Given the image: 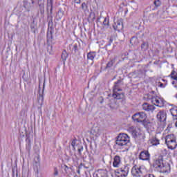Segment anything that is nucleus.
Masks as SVG:
<instances>
[{"instance_id": "1", "label": "nucleus", "mask_w": 177, "mask_h": 177, "mask_svg": "<svg viewBox=\"0 0 177 177\" xmlns=\"http://www.w3.org/2000/svg\"><path fill=\"white\" fill-rule=\"evenodd\" d=\"M153 167L157 169L159 172L165 173L168 172L171 169L169 163L162 160V156H159L153 161Z\"/></svg>"}, {"instance_id": "2", "label": "nucleus", "mask_w": 177, "mask_h": 177, "mask_svg": "<svg viewBox=\"0 0 177 177\" xmlns=\"http://www.w3.org/2000/svg\"><path fill=\"white\" fill-rule=\"evenodd\" d=\"M123 85L124 82H122V80H118L116 82H115L113 89V94L112 95L114 99H117L118 100H120V99H124V93H118L122 91Z\"/></svg>"}, {"instance_id": "3", "label": "nucleus", "mask_w": 177, "mask_h": 177, "mask_svg": "<svg viewBox=\"0 0 177 177\" xmlns=\"http://www.w3.org/2000/svg\"><path fill=\"white\" fill-rule=\"evenodd\" d=\"M145 99H147L149 102L157 107H164V104H165V100L163 98L154 95L153 93L148 94Z\"/></svg>"}, {"instance_id": "4", "label": "nucleus", "mask_w": 177, "mask_h": 177, "mask_svg": "<svg viewBox=\"0 0 177 177\" xmlns=\"http://www.w3.org/2000/svg\"><path fill=\"white\" fill-rule=\"evenodd\" d=\"M165 143L170 150H174L176 149L177 142H176V136L175 134H169L165 138Z\"/></svg>"}, {"instance_id": "5", "label": "nucleus", "mask_w": 177, "mask_h": 177, "mask_svg": "<svg viewBox=\"0 0 177 177\" xmlns=\"http://www.w3.org/2000/svg\"><path fill=\"white\" fill-rule=\"evenodd\" d=\"M129 143V136L127 133H120L119 136L117 137L116 145L119 147H122V146H126Z\"/></svg>"}, {"instance_id": "6", "label": "nucleus", "mask_w": 177, "mask_h": 177, "mask_svg": "<svg viewBox=\"0 0 177 177\" xmlns=\"http://www.w3.org/2000/svg\"><path fill=\"white\" fill-rule=\"evenodd\" d=\"M131 174L135 177H142L145 174V168L142 166L134 165L131 169Z\"/></svg>"}, {"instance_id": "7", "label": "nucleus", "mask_w": 177, "mask_h": 177, "mask_svg": "<svg viewBox=\"0 0 177 177\" xmlns=\"http://www.w3.org/2000/svg\"><path fill=\"white\" fill-rule=\"evenodd\" d=\"M146 118H147V115H146L145 112H138L132 116V120L134 122H145Z\"/></svg>"}, {"instance_id": "8", "label": "nucleus", "mask_w": 177, "mask_h": 177, "mask_svg": "<svg viewBox=\"0 0 177 177\" xmlns=\"http://www.w3.org/2000/svg\"><path fill=\"white\" fill-rule=\"evenodd\" d=\"M128 172H129V167H128L127 165H124L120 169L115 171V175L117 177H127Z\"/></svg>"}, {"instance_id": "9", "label": "nucleus", "mask_w": 177, "mask_h": 177, "mask_svg": "<svg viewBox=\"0 0 177 177\" xmlns=\"http://www.w3.org/2000/svg\"><path fill=\"white\" fill-rule=\"evenodd\" d=\"M71 146H72L73 150L75 151L77 149L79 154L81 155V151L84 150V147L77 143V139H74L72 140Z\"/></svg>"}, {"instance_id": "10", "label": "nucleus", "mask_w": 177, "mask_h": 177, "mask_svg": "<svg viewBox=\"0 0 177 177\" xmlns=\"http://www.w3.org/2000/svg\"><path fill=\"white\" fill-rule=\"evenodd\" d=\"M113 28L115 30V31H121V30L124 28L122 19H118L117 21H115L113 25Z\"/></svg>"}, {"instance_id": "11", "label": "nucleus", "mask_w": 177, "mask_h": 177, "mask_svg": "<svg viewBox=\"0 0 177 177\" xmlns=\"http://www.w3.org/2000/svg\"><path fill=\"white\" fill-rule=\"evenodd\" d=\"M139 158L142 161H149V160H150V153H149V151L145 150L141 151L139 155Z\"/></svg>"}, {"instance_id": "12", "label": "nucleus", "mask_w": 177, "mask_h": 177, "mask_svg": "<svg viewBox=\"0 0 177 177\" xmlns=\"http://www.w3.org/2000/svg\"><path fill=\"white\" fill-rule=\"evenodd\" d=\"M157 119L160 122H165V120H167V113L163 111H160L157 114Z\"/></svg>"}, {"instance_id": "13", "label": "nucleus", "mask_w": 177, "mask_h": 177, "mask_svg": "<svg viewBox=\"0 0 177 177\" xmlns=\"http://www.w3.org/2000/svg\"><path fill=\"white\" fill-rule=\"evenodd\" d=\"M127 132H129L130 133H140V128L138 127H133V126H130L127 129Z\"/></svg>"}, {"instance_id": "14", "label": "nucleus", "mask_w": 177, "mask_h": 177, "mask_svg": "<svg viewBox=\"0 0 177 177\" xmlns=\"http://www.w3.org/2000/svg\"><path fill=\"white\" fill-rule=\"evenodd\" d=\"M142 109L145 111H154V110H156V107L153 106V105H150L148 103H144L142 104Z\"/></svg>"}, {"instance_id": "15", "label": "nucleus", "mask_w": 177, "mask_h": 177, "mask_svg": "<svg viewBox=\"0 0 177 177\" xmlns=\"http://www.w3.org/2000/svg\"><path fill=\"white\" fill-rule=\"evenodd\" d=\"M47 12L50 15L53 13V0H47Z\"/></svg>"}, {"instance_id": "16", "label": "nucleus", "mask_w": 177, "mask_h": 177, "mask_svg": "<svg viewBox=\"0 0 177 177\" xmlns=\"http://www.w3.org/2000/svg\"><path fill=\"white\" fill-rule=\"evenodd\" d=\"M121 164V158L118 156H115L113 159V165L115 168H118Z\"/></svg>"}, {"instance_id": "17", "label": "nucleus", "mask_w": 177, "mask_h": 177, "mask_svg": "<svg viewBox=\"0 0 177 177\" xmlns=\"http://www.w3.org/2000/svg\"><path fill=\"white\" fill-rule=\"evenodd\" d=\"M170 113L174 120H177V106H174L170 109Z\"/></svg>"}, {"instance_id": "18", "label": "nucleus", "mask_w": 177, "mask_h": 177, "mask_svg": "<svg viewBox=\"0 0 177 177\" xmlns=\"http://www.w3.org/2000/svg\"><path fill=\"white\" fill-rule=\"evenodd\" d=\"M96 57V52H90L87 54V59L88 60H93Z\"/></svg>"}, {"instance_id": "19", "label": "nucleus", "mask_w": 177, "mask_h": 177, "mask_svg": "<svg viewBox=\"0 0 177 177\" xmlns=\"http://www.w3.org/2000/svg\"><path fill=\"white\" fill-rule=\"evenodd\" d=\"M150 142L152 144V146H157V145H160V140L156 137H153L150 140Z\"/></svg>"}, {"instance_id": "20", "label": "nucleus", "mask_w": 177, "mask_h": 177, "mask_svg": "<svg viewBox=\"0 0 177 177\" xmlns=\"http://www.w3.org/2000/svg\"><path fill=\"white\" fill-rule=\"evenodd\" d=\"M61 57L63 62H66V60H67V58L68 57V54L67 53V51H66V50L62 51Z\"/></svg>"}, {"instance_id": "21", "label": "nucleus", "mask_w": 177, "mask_h": 177, "mask_svg": "<svg viewBox=\"0 0 177 177\" xmlns=\"http://www.w3.org/2000/svg\"><path fill=\"white\" fill-rule=\"evenodd\" d=\"M24 6L25 8L28 10L31 8V3L28 1V0H24Z\"/></svg>"}, {"instance_id": "22", "label": "nucleus", "mask_w": 177, "mask_h": 177, "mask_svg": "<svg viewBox=\"0 0 177 177\" xmlns=\"http://www.w3.org/2000/svg\"><path fill=\"white\" fill-rule=\"evenodd\" d=\"M142 50L146 51L149 49V43L144 42L141 45Z\"/></svg>"}, {"instance_id": "23", "label": "nucleus", "mask_w": 177, "mask_h": 177, "mask_svg": "<svg viewBox=\"0 0 177 177\" xmlns=\"http://www.w3.org/2000/svg\"><path fill=\"white\" fill-rule=\"evenodd\" d=\"M170 77L171 78H172V80H175L176 81L177 80V73L175 71H172L171 74H170Z\"/></svg>"}, {"instance_id": "24", "label": "nucleus", "mask_w": 177, "mask_h": 177, "mask_svg": "<svg viewBox=\"0 0 177 177\" xmlns=\"http://www.w3.org/2000/svg\"><path fill=\"white\" fill-rule=\"evenodd\" d=\"M43 102H44V96L41 95V90H39V103H40V104H42Z\"/></svg>"}, {"instance_id": "25", "label": "nucleus", "mask_w": 177, "mask_h": 177, "mask_svg": "<svg viewBox=\"0 0 177 177\" xmlns=\"http://www.w3.org/2000/svg\"><path fill=\"white\" fill-rule=\"evenodd\" d=\"M153 3L157 8H158V6H161V1L160 0H155Z\"/></svg>"}, {"instance_id": "26", "label": "nucleus", "mask_w": 177, "mask_h": 177, "mask_svg": "<svg viewBox=\"0 0 177 177\" xmlns=\"http://www.w3.org/2000/svg\"><path fill=\"white\" fill-rule=\"evenodd\" d=\"M82 10H84V12L86 11V10L88 9V6H86V3H82Z\"/></svg>"}, {"instance_id": "27", "label": "nucleus", "mask_w": 177, "mask_h": 177, "mask_svg": "<svg viewBox=\"0 0 177 177\" xmlns=\"http://www.w3.org/2000/svg\"><path fill=\"white\" fill-rule=\"evenodd\" d=\"M113 64H114V61L111 60L109 62H108L106 67H109V68L112 67Z\"/></svg>"}, {"instance_id": "28", "label": "nucleus", "mask_w": 177, "mask_h": 177, "mask_svg": "<svg viewBox=\"0 0 177 177\" xmlns=\"http://www.w3.org/2000/svg\"><path fill=\"white\" fill-rule=\"evenodd\" d=\"M103 24L104 26H109V19L107 18L104 19Z\"/></svg>"}, {"instance_id": "29", "label": "nucleus", "mask_w": 177, "mask_h": 177, "mask_svg": "<svg viewBox=\"0 0 177 177\" xmlns=\"http://www.w3.org/2000/svg\"><path fill=\"white\" fill-rule=\"evenodd\" d=\"M77 49H78V44H75L73 45V50H74V52H77Z\"/></svg>"}, {"instance_id": "30", "label": "nucleus", "mask_w": 177, "mask_h": 177, "mask_svg": "<svg viewBox=\"0 0 177 177\" xmlns=\"http://www.w3.org/2000/svg\"><path fill=\"white\" fill-rule=\"evenodd\" d=\"M158 86H160V88H165V86L164 85V84L159 82L158 83Z\"/></svg>"}, {"instance_id": "31", "label": "nucleus", "mask_w": 177, "mask_h": 177, "mask_svg": "<svg viewBox=\"0 0 177 177\" xmlns=\"http://www.w3.org/2000/svg\"><path fill=\"white\" fill-rule=\"evenodd\" d=\"M54 175L55 176H57V175H59V171H57V169H55Z\"/></svg>"}, {"instance_id": "32", "label": "nucleus", "mask_w": 177, "mask_h": 177, "mask_svg": "<svg viewBox=\"0 0 177 177\" xmlns=\"http://www.w3.org/2000/svg\"><path fill=\"white\" fill-rule=\"evenodd\" d=\"M75 3H77V4L81 3V0H75Z\"/></svg>"}, {"instance_id": "33", "label": "nucleus", "mask_w": 177, "mask_h": 177, "mask_svg": "<svg viewBox=\"0 0 177 177\" xmlns=\"http://www.w3.org/2000/svg\"><path fill=\"white\" fill-rule=\"evenodd\" d=\"M30 28H31V30H35V26H34V24L30 25Z\"/></svg>"}, {"instance_id": "34", "label": "nucleus", "mask_w": 177, "mask_h": 177, "mask_svg": "<svg viewBox=\"0 0 177 177\" xmlns=\"http://www.w3.org/2000/svg\"><path fill=\"white\" fill-rule=\"evenodd\" d=\"M140 134H136V133H135V134H133V138H138V136H139Z\"/></svg>"}, {"instance_id": "35", "label": "nucleus", "mask_w": 177, "mask_h": 177, "mask_svg": "<svg viewBox=\"0 0 177 177\" xmlns=\"http://www.w3.org/2000/svg\"><path fill=\"white\" fill-rule=\"evenodd\" d=\"M27 140H28V134L26 135Z\"/></svg>"}, {"instance_id": "36", "label": "nucleus", "mask_w": 177, "mask_h": 177, "mask_svg": "<svg viewBox=\"0 0 177 177\" xmlns=\"http://www.w3.org/2000/svg\"><path fill=\"white\" fill-rule=\"evenodd\" d=\"M110 42H113V39H110Z\"/></svg>"}, {"instance_id": "37", "label": "nucleus", "mask_w": 177, "mask_h": 177, "mask_svg": "<svg viewBox=\"0 0 177 177\" xmlns=\"http://www.w3.org/2000/svg\"><path fill=\"white\" fill-rule=\"evenodd\" d=\"M36 172L38 174V168H36Z\"/></svg>"}, {"instance_id": "38", "label": "nucleus", "mask_w": 177, "mask_h": 177, "mask_svg": "<svg viewBox=\"0 0 177 177\" xmlns=\"http://www.w3.org/2000/svg\"><path fill=\"white\" fill-rule=\"evenodd\" d=\"M30 1H31L32 3H34V1H32V0H30Z\"/></svg>"}, {"instance_id": "39", "label": "nucleus", "mask_w": 177, "mask_h": 177, "mask_svg": "<svg viewBox=\"0 0 177 177\" xmlns=\"http://www.w3.org/2000/svg\"><path fill=\"white\" fill-rule=\"evenodd\" d=\"M165 132H168V129L165 130Z\"/></svg>"}, {"instance_id": "40", "label": "nucleus", "mask_w": 177, "mask_h": 177, "mask_svg": "<svg viewBox=\"0 0 177 177\" xmlns=\"http://www.w3.org/2000/svg\"><path fill=\"white\" fill-rule=\"evenodd\" d=\"M133 39H131V40H130V42H132V40H133Z\"/></svg>"}, {"instance_id": "41", "label": "nucleus", "mask_w": 177, "mask_h": 177, "mask_svg": "<svg viewBox=\"0 0 177 177\" xmlns=\"http://www.w3.org/2000/svg\"><path fill=\"white\" fill-rule=\"evenodd\" d=\"M47 37H49V34H47Z\"/></svg>"}, {"instance_id": "42", "label": "nucleus", "mask_w": 177, "mask_h": 177, "mask_svg": "<svg viewBox=\"0 0 177 177\" xmlns=\"http://www.w3.org/2000/svg\"><path fill=\"white\" fill-rule=\"evenodd\" d=\"M162 81H165V80H162Z\"/></svg>"}]
</instances>
